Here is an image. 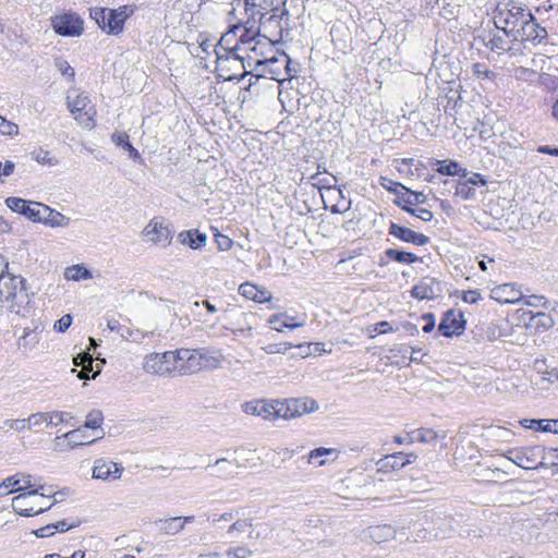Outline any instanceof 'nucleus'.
Segmentation results:
<instances>
[{"instance_id": "nucleus-1", "label": "nucleus", "mask_w": 558, "mask_h": 558, "mask_svg": "<svg viewBox=\"0 0 558 558\" xmlns=\"http://www.w3.org/2000/svg\"><path fill=\"white\" fill-rule=\"evenodd\" d=\"M0 305H7L11 312L20 316L29 314L31 299L23 277L10 272L0 277Z\"/></svg>"}, {"instance_id": "nucleus-2", "label": "nucleus", "mask_w": 558, "mask_h": 558, "mask_svg": "<svg viewBox=\"0 0 558 558\" xmlns=\"http://www.w3.org/2000/svg\"><path fill=\"white\" fill-rule=\"evenodd\" d=\"M493 20L498 31L511 34L514 37L517 33H520V28L525 21H532V12L526 5L518 1L504 0L496 5Z\"/></svg>"}, {"instance_id": "nucleus-3", "label": "nucleus", "mask_w": 558, "mask_h": 558, "mask_svg": "<svg viewBox=\"0 0 558 558\" xmlns=\"http://www.w3.org/2000/svg\"><path fill=\"white\" fill-rule=\"evenodd\" d=\"M259 29L264 32V37L271 41L279 43L282 39V33L288 26L289 15L281 13H269L257 10Z\"/></svg>"}, {"instance_id": "nucleus-4", "label": "nucleus", "mask_w": 558, "mask_h": 558, "mask_svg": "<svg viewBox=\"0 0 558 558\" xmlns=\"http://www.w3.org/2000/svg\"><path fill=\"white\" fill-rule=\"evenodd\" d=\"M142 238L145 242L165 248L172 242L173 230L171 226L166 223L161 218L154 217L144 227Z\"/></svg>"}, {"instance_id": "nucleus-5", "label": "nucleus", "mask_w": 558, "mask_h": 558, "mask_svg": "<svg viewBox=\"0 0 558 558\" xmlns=\"http://www.w3.org/2000/svg\"><path fill=\"white\" fill-rule=\"evenodd\" d=\"M513 43H518L523 47L527 44L533 47L547 45L549 43L548 32L532 14V21H525L520 28V33H517L513 37Z\"/></svg>"}, {"instance_id": "nucleus-6", "label": "nucleus", "mask_w": 558, "mask_h": 558, "mask_svg": "<svg viewBox=\"0 0 558 558\" xmlns=\"http://www.w3.org/2000/svg\"><path fill=\"white\" fill-rule=\"evenodd\" d=\"M43 490H44V486H38L37 488L31 489L28 492H24V493L19 492L20 494L12 499L13 510L17 514L23 515V517H33V515L40 514V513H44L45 511L49 510L53 506V504H50V506H47V507H39L38 509L35 510L36 502L32 501V498L35 496L47 497V498L50 497V494H46Z\"/></svg>"}, {"instance_id": "nucleus-7", "label": "nucleus", "mask_w": 558, "mask_h": 558, "mask_svg": "<svg viewBox=\"0 0 558 558\" xmlns=\"http://www.w3.org/2000/svg\"><path fill=\"white\" fill-rule=\"evenodd\" d=\"M51 25L58 35L65 37L80 36L84 31V21L73 12L54 15Z\"/></svg>"}, {"instance_id": "nucleus-8", "label": "nucleus", "mask_w": 558, "mask_h": 558, "mask_svg": "<svg viewBox=\"0 0 558 558\" xmlns=\"http://www.w3.org/2000/svg\"><path fill=\"white\" fill-rule=\"evenodd\" d=\"M279 416L283 420H292L298 416L314 412L318 409V403L311 398L289 399L279 401Z\"/></svg>"}, {"instance_id": "nucleus-9", "label": "nucleus", "mask_w": 558, "mask_h": 558, "mask_svg": "<svg viewBox=\"0 0 558 558\" xmlns=\"http://www.w3.org/2000/svg\"><path fill=\"white\" fill-rule=\"evenodd\" d=\"M289 64H291V59L284 52L279 56L256 59V69L262 71L263 74H268L271 80L277 82H283L284 68Z\"/></svg>"}, {"instance_id": "nucleus-10", "label": "nucleus", "mask_w": 558, "mask_h": 558, "mask_svg": "<svg viewBox=\"0 0 558 558\" xmlns=\"http://www.w3.org/2000/svg\"><path fill=\"white\" fill-rule=\"evenodd\" d=\"M173 362L168 357V351L163 353H150L145 356L143 362V369L148 374L159 376H173Z\"/></svg>"}, {"instance_id": "nucleus-11", "label": "nucleus", "mask_w": 558, "mask_h": 558, "mask_svg": "<svg viewBox=\"0 0 558 558\" xmlns=\"http://www.w3.org/2000/svg\"><path fill=\"white\" fill-rule=\"evenodd\" d=\"M5 205L13 211L24 215L34 222L41 219V209L44 204L37 202H27L21 197L10 196L5 199Z\"/></svg>"}, {"instance_id": "nucleus-12", "label": "nucleus", "mask_w": 558, "mask_h": 558, "mask_svg": "<svg viewBox=\"0 0 558 558\" xmlns=\"http://www.w3.org/2000/svg\"><path fill=\"white\" fill-rule=\"evenodd\" d=\"M279 400L274 401H265V400H257V401H251L243 404V411L246 414L260 416L264 420H278L281 418L279 416Z\"/></svg>"}, {"instance_id": "nucleus-13", "label": "nucleus", "mask_w": 558, "mask_h": 558, "mask_svg": "<svg viewBox=\"0 0 558 558\" xmlns=\"http://www.w3.org/2000/svg\"><path fill=\"white\" fill-rule=\"evenodd\" d=\"M465 328V320L463 314L460 311L449 310L445 313L438 330L445 337H452L453 335H460Z\"/></svg>"}, {"instance_id": "nucleus-14", "label": "nucleus", "mask_w": 558, "mask_h": 558, "mask_svg": "<svg viewBox=\"0 0 558 558\" xmlns=\"http://www.w3.org/2000/svg\"><path fill=\"white\" fill-rule=\"evenodd\" d=\"M518 43H513V37L511 34H502L496 33L493 34L489 40L485 44L490 51L497 54H508L510 57L517 56L519 49L515 48Z\"/></svg>"}, {"instance_id": "nucleus-15", "label": "nucleus", "mask_w": 558, "mask_h": 558, "mask_svg": "<svg viewBox=\"0 0 558 558\" xmlns=\"http://www.w3.org/2000/svg\"><path fill=\"white\" fill-rule=\"evenodd\" d=\"M388 233L403 242L412 243L417 246H424L429 243V238L427 235L415 232L414 230L400 226L396 222H390Z\"/></svg>"}, {"instance_id": "nucleus-16", "label": "nucleus", "mask_w": 558, "mask_h": 558, "mask_svg": "<svg viewBox=\"0 0 558 558\" xmlns=\"http://www.w3.org/2000/svg\"><path fill=\"white\" fill-rule=\"evenodd\" d=\"M262 36L263 34H260L259 27H255L254 25L247 26L246 31H243L242 35L240 36L238 44L233 48L226 50L227 59L232 57L235 61L243 63V57L235 54V51H246L247 47L252 46Z\"/></svg>"}, {"instance_id": "nucleus-17", "label": "nucleus", "mask_w": 558, "mask_h": 558, "mask_svg": "<svg viewBox=\"0 0 558 558\" xmlns=\"http://www.w3.org/2000/svg\"><path fill=\"white\" fill-rule=\"evenodd\" d=\"M440 293V282L432 277L422 278L411 290V295L417 300H432Z\"/></svg>"}, {"instance_id": "nucleus-18", "label": "nucleus", "mask_w": 558, "mask_h": 558, "mask_svg": "<svg viewBox=\"0 0 558 558\" xmlns=\"http://www.w3.org/2000/svg\"><path fill=\"white\" fill-rule=\"evenodd\" d=\"M463 180H459L456 183V192L457 196H460L463 199H474L476 197V185H486L487 181L480 173H473L469 178H462Z\"/></svg>"}, {"instance_id": "nucleus-19", "label": "nucleus", "mask_w": 558, "mask_h": 558, "mask_svg": "<svg viewBox=\"0 0 558 558\" xmlns=\"http://www.w3.org/2000/svg\"><path fill=\"white\" fill-rule=\"evenodd\" d=\"M123 470L124 469L118 463L97 459L94 462L93 477L102 481L118 480L121 477Z\"/></svg>"}, {"instance_id": "nucleus-20", "label": "nucleus", "mask_w": 558, "mask_h": 558, "mask_svg": "<svg viewBox=\"0 0 558 558\" xmlns=\"http://www.w3.org/2000/svg\"><path fill=\"white\" fill-rule=\"evenodd\" d=\"M132 13L128 7H120L119 9H109L107 16L106 33L118 35L123 31L125 20Z\"/></svg>"}, {"instance_id": "nucleus-21", "label": "nucleus", "mask_w": 558, "mask_h": 558, "mask_svg": "<svg viewBox=\"0 0 558 558\" xmlns=\"http://www.w3.org/2000/svg\"><path fill=\"white\" fill-rule=\"evenodd\" d=\"M403 452H397L393 454L386 456L385 458L377 461L376 466L377 473H389L396 470H400L407 464L411 463V460L404 459Z\"/></svg>"}, {"instance_id": "nucleus-22", "label": "nucleus", "mask_w": 558, "mask_h": 558, "mask_svg": "<svg viewBox=\"0 0 558 558\" xmlns=\"http://www.w3.org/2000/svg\"><path fill=\"white\" fill-rule=\"evenodd\" d=\"M447 433L445 430H434L432 428H416L408 433V442H422V444H434L438 438H446Z\"/></svg>"}, {"instance_id": "nucleus-23", "label": "nucleus", "mask_w": 558, "mask_h": 558, "mask_svg": "<svg viewBox=\"0 0 558 558\" xmlns=\"http://www.w3.org/2000/svg\"><path fill=\"white\" fill-rule=\"evenodd\" d=\"M62 437L68 439L69 448L74 449L78 446H87L95 442L98 439H101L104 437V430L100 429V435H97L95 438L89 439L88 435L85 432V428L78 427L65 433Z\"/></svg>"}, {"instance_id": "nucleus-24", "label": "nucleus", "mask_w": 558, "mask_h": 558, "mask_svg": "<svg viewBox=\"0 0 558 558\" xmlns=\"http://www.w3.org/2000/svg\"><path fill=\"white\" fill-rule=\"evenodd\" d=\"M239 292L242 296L257 303H268L272 299V295L268 290L259 289L257 286L251 282H244L240 284Z\"/></svg>"}, {"instance_id": "nucleus-25", "label": "nucleus", "mask_w": 558, "mask_h": 558, "mask_svg": "<svg viewBox=\"0 0 558 558\" xmlns=\"http://www.w3.org/2000/svg\"><path fill=\"white\" fill-rule=\"evenodd\" d=\"M178 241L192 250H199L207 243V235L197 229L183 230L178 234Z\"/></svg>"}, {"instance_id": "nucleus-26", "label": "nucleus", "mask_w": 558, "mask_h": 558, "mask_svg": "<svg viewBox=\"0 0 558 558\" xmlns=\"http://www.w3.org/2000/svg\"><path fill=\"white\" fill-rule=\"evenodd\" d=\"M202 371H213L221 367L225 360L219 350L198 349Z\"/></svg>"}, {"instance_id": "nucleus-27", "label": "nucleus", "mask_w": 558, "mask_h": 558, "mask_svg": "<svg viewBox=\"0 0 558 558\" xmlns=\"http://www.w3.org/2000/svg\"><path fill=\"white\" fill-rule=\"evenodd\" d=\"M532 450L531 448L511 449L507 452V458L522 469L532 470L535 469V459L530 456Z\"/></svg>"}, {"instance_id": "nucleus-28", "label": "nucleus", "mask_w": 558, "mask_h": 558, "mask_svg": "<svg viewBox=\"0 0 558 558\" xmlns=\"http://www.w3.org/2000/svg\"><path fill=\"white\" fill-rule=\"evenodd\" d=\"M492 298L500 303L517 304L523 300L519 291H514L510 284H502L492 291Z\"/></svg>"}, {"instance_id": "nucleus-29", "label": "nucleus", "mask_w": 558, "mask_h": 558, "mask_svg": "<svg viewBox=\"0 0 558 558\" xmlns=\"http://www.w3.org/2000/svg\"><path fill=\"white\" fill-rule=\"evenodd\" d=\"M39 222H43L51 228H65L70 223V218L45 205V207L41 209V219Z\"/></svg>"}, {"instance_id": "nucleus-30", "label": "nucleus", "mask_w": 558, "mask_h": 558, "mask_svg": "<svg viewBox=\"0 0 558 558\" xmlns=\"http://www.w3.org/2000/svg\"><path fill=\"white\" fill-rule=\"evenodd\" d=\"M292 320L293 317L289 316L287 313H278L270 315L267 322L272 329L279 332H282L284 328L295 329L305 325L304 320L298 323H293Z\"/></svg>"}, {"instance_id": "nucleus-31", "label": "nucleus", "mask_w": 558, "mask_h": 558, "mask_svg": "<svg viewBox=\"0 0 558 558\" xmlns=\"http://www.w3.org/2000/svg\"><path fill=\"white\" fill-rule=\"evenodd\" d=\"M181 355H183V360H185V365L181 366L180 376L202 372L198 349H189V351H183Z\"/></svg>"}, {"instance_id": "nucleus-32", "label": "nucleus", "mask_w": 558, "mask_h": 558, "mask_svg": "<svg viewBox=\"0 0 558 558\" xmlns=\"http://www.w3.org/2000/svg\"><path fill=\"white\" fill-rule=\"evenodd\" d=\"M208 468H214L215 473L214 476L219 478H229L236 474L240 464L236 461H230L226 458L217 459L213 465Z\"/></svg>"}, {"instance_id": "nucleus-33", "label": "nucleus", "mask_w": 558, "mask_h": 558, "mask_svg": "<svg viewBox=\"0 0 558 558\" xmlns=\"http://www.w3.org/2000/svg\"><path fill=\"white\" fill-rule=\"evenodd\" d=\"M425 202L426 196L423 192H414L405 186L402 194L396 197L393 203L404 210V206L413 207Z\"/></svg>"}, {"instance_id": "nucleus-34", "label": "nucleus", "mask_w": 558, "mask_h": 558, "mask_svg": "<svg viewBox=\"0 0 558 558\" xmlns=\"http://www.w3.org/2000/svg\"><path fill=\"white\" fill-rule=\"evenodd\" d=\"M275 45L274 41L266 39L264 35L257 39L252 46L247 47V59L254 61L256 63V59H260L259 57H266V50H271V47Z\"/></svg>"}, {"instance_id": "nucleus-35", "label": "nucleus", "mask_w": 558, "mask_h": 558, "mask_svg": "<svg viewBox=\"0 0 558 558\" xmlns=\"http://www.w3.org/2000/svg\"><path fill=\"white\" fill-rule=\"evenodd\" d=\"M157 530L165 535H177L183 531L182 523L178 517H171L166 519H159L154 522Z\"/></svg>"}, {"instance_id": "nucleus-36", "label": "nucleus", "mask_w": 558, "mask_h": 558, "mask_svg": "<svg viewBox=\"0 0 558 558\" xmlns=\"http://www.w3.org/2000/svg\"><path fill=\"white\" fill-rule=\"evenodd\" d=\"M521 426L529 429L558 433V421L524 418L520 421Z\"/></svg>"}, {"instance_id": "nucleus-37", "label": "nucleus", "mask_w": 558, "mask_h": 558, "mask_svg": "<svg viewBox=\"0 0 558 558\" xmlns=\"http://www.w3.org/2000/svg\"><path fill=\"white\" fill-rule=\"evenodd\" d=\"M74 364L76 366H82V371L78 374V377L81 379H89L95 378L97 374L100 372L99 369L95 373H93L92 376H89V372L93 371V356L89 352H82L77 356L74 357Z\"/></svg>"}, {"instance_id": "nucleus-38", "label": "nucleus", "mask_w": 558, "mask_h": 558, "mask_svg": "<svg viewBox=\"0 0 558 558\" xmlns=\"http://www.w3.org/2000/svg\"><path fill=\"white\" fill-rule=\"evenodd\" d=\"M385 255L390 260L407 265L413 264L418 260V257L415 254L397 248H387L385 251Z\"/></svg>"}, {"instance_id": "nucleus-39", "label": "nucleus", "mask_w": 558, "mask_h": 558, "mask_svg": "<svg viewBox=\"0 0 558 558\" xmlns=\"http://www.w3.org/2000/svg\"><path fill=\"white\" fill-rule=\"evenodd\" d=\"M252 526L253 524L251 519H236L228 527L226 534L230 539H238L241 534L245 533L247 530H251Z\"/></svg>"}, {"instance_id": "nucleus-40", "label": "nucleus", "mask_w": 558, "mask_h": 558, "mask_svg": "<svg viewBox=\"0 0 558 558\" xmlns=\"http://www.w3.org/2000/svg\"><path fill=\"white\" fill-rule=\"evenodd\" d=\"M111 140L117 146H121L128 150L131 158H140L138 150L130 143L129 135L125 132H114Z\"/></svg>"}, {"instance_id": "nucleus-41", "label": "nucleus", "mask_w": 558, "mask_h": 558, "mask_svg": "<svg viewBox=\"0 0 558 558\" xmlns=\"http://www.w3.org/2000/svg\"><path fill=\"white\" fill-rule=\"evenodd\" d=\"M287 0H263L259 2V9L262 12L269 13H281V15H289V11L286 8Z\"/></svg>"}, {"instance_id": "nucleus-42", "label": "nucleus", "mask_w": 558, "mask_h": 558, "mask_svg": "<svg viewBox=\"0 0 558 558\" xmlns=\"http://www.w3.org/2000/svg\"><path fill=\"white\" fill-rule=\"evenodd\" d=\"M446 161L437 160V163H440V167L437 168V171L444 175H459L460 178H465L468 175V170L464 168H460L457 161L450 160L447 165H442Z\"/></svg>"}, {"instance_id": "nucleus-43", "label": "nucleus", "mask_w": 558, "mask_h": 558, "mask_svg": "<svg viewBox=\"0 0 558 558\" xmlns=\"http://www.w3.org/2000/svg\"><path fill=\"white\" fill-rule=\"evenodd\" d=\"M19 492H23V488L20 486L19 474L4 478L0 484V498Z\"/></svg>"}, {"instance_id": "nucleus-44", "label": "nucleus", "mask_w": 558, "mask_h": 558, "mask_svg": "<svg viewBox=\"0 0 558 558\" xmlns=\"http://www.w3.org/2000/svg\"><path fill=\"white\" fill-rule=\"evenodd\" d=\"M65 277L69 280H86L92 278V272L82 265H75L66 268Z\"/></svg>"}, {"instance_id": "nucleus-45", "label": "nucleus", "mask_w": 558, "mask_h": 558, "mask_svg": "<svg viewBox=\"0 0 558 558\" xmlns=\"http://www.w3.org/2000/svg\"><path fill=\"white\" fill-rule=\"evenodd\" d=\"M44 424L48 425L46 412L33 413L26 418L27 428L34 429L35 432L41 430Z\"/></svg>"}, {"instance_id": "nucleus-46", "label": "nucleus", "mask_w": 558, "mask_h": 558, "mask_svg": "<svg viewBox=\"0 0 558 558\" xmlns=\"http://www.w3.org/2000/svg\"><path fill=\"white\" fill-rule=\"evenodd\" d=\"M104 422V415L100 410H93L90 411L87 416L86 421L84 423V428H90V429H101V424Z\"/></svg>"}, {"instance_id": "nucleus-47", "label": "nucleus", "mask_w": 558, "mask_h": 558, "mask_svg": "<svg viewBox=\"0 0 558 558\" xmlns=\"http://www.w3.org/2000/svg\"><path fill=\"white\" fill-rule=\"evenodd\" d=\"M48 418V425H58L61 423L68 424L73 418L70 412L65 411H51L46 412Z\"/></svg>"}, {"instance_id": "nucleus-48", "label": "nucleus", "mask_w": 558, "mask_h": 558, "mask_svg": "<svg viewBox=\"0 0 558 558\" xmlns=\"http://www.w3.org/2000/svg\"><path fill=\"white\" fill-rule=\"evenodd\" d=\"M96 111L93 106H89L88 109H85L82 112H77L74 116V119L83 126V128H92L94 125L93 117Z\"/></svg>"}, {"instance_id": "nucleus-49", "label": "nucleus", "mask_w": 558, "mask_h": 558, "mask_svg": "<svg viewBox=\"0 0 558 558\" xmlns=\"http://www.w3.org/2000/svg\"><path fill=\"white\" fill-rule=\"evenodd\" d=\"M108 14H109V9L108 8H94V9H90V17L96 22V24L104 32H106Z\"/></svg>"}, {"instance_id": "nucleus-50", "label": "nucleus", "mask_w": 558, "mask_h": 558, "mask_svg": "<svg viewBox=\"0 0 558 558\" xmlns=\"http://www.w3.org/2000/svg\"><path fill=\"white\" fill-rule=\"evenodd\" d=\"M183 351H189V349L181 348L175 351H168V357L172 359L174 364L173 376H180V368L181 366L185 365V360H183V355H181Z\"/></svg>"}, {"instance_id": "nucleus-51", "label": "nucleus", "mask_w": 558, "mask_h": 558, "mask_svg": "<svg viewBox=\"0 0 558 558\" xmlns=\"http://www.w3.org/2000/svg\"><path fill=\"white\" fill-rule=\"evenodd\" d=\"M380 185L388 192L395 194L397 197L402 194L405 186L386 177H380Z\"/></svg>"}, {"instance_id": "nucleus-52", "label": "nucleus", "mask_w": 558, "mask_h": 558, "mask_svg": "<svg viewBox=\"0 0 558 558\" xmlns=\"http://www.w3.org/2000/svg\"><path fill=\"white\" fill-rule=\"evenodd\" d=\"M89 100L86 96L80 95L73 101L69 102V108L72 114L82 112L89 107Z\"/></svg>"}, {"instance_id": "nucleus-53", "label": "nucleus", "mask_w": 558, "mask_h": 558, "mask_svg": "<svg viewBox=\"0 0 558 558\" xmlns=\"http://www.w3.org/2000/svg\"><path fill=\"white\" fill-rule=\"evenodd\" d=\"M32 157L41 165L56 166L58 163V160L51 157L48 150L39 149L37 151H33Z\"/></svg>"}, {"instance_id": "nucleus-54", "label": "nucleus", "mask_w": 558, "mask_h": 558, "mask_svg": "<svg viewBox=\"0 0 558 558\" xmlns=\"http://www.w3.org/2000/svg\"><path fill=\"white\" fill-rule=\"evenodd\" d=\"M148 335H153V331L143 332L140 329H131L129 327H124L123 331H121V336L124 339L132 340L134 342H141L142 339Z\"/></svg>"}, {"instance_id": "nucleus-55", "label": "nucleus", "mask_w": 558, "mask_h": 558, "mask_svg": "<svg viewBox=\"0 0 558 558\" xmlns=\"http://www.w3.org/2000/svg\"><path fill=\"white\" fill-rule=\"evenodd\" d=\"M293 347L290 342L270 343L263 348L267 354H286Z\"/></svg>"}, {"instance_id": "nucleus-56", "label": "nucleus", "mask_w": 558, "mask_h": 558, "mask_svg": "<svg viewBox=\"0 0 558 558\" xmlns=\"http://www.w3.org/2000/svg\"><path fill=\"white\" fill-rule=\"evenodd\" d=\"M227 558H247L252 550L245 546L230 547L225 553Z\"/></svg>"}, {"instance_id": "nucleus-57", "label": "nucleus", "mask_w": 558, "mask_h": 558, "mask_svg": "<svg viewBox=\"0 0 558 558\" xmlns=\"http://www.w3.org/2000/svg\"><path fill=\"white\" fill-rule=\"evenodd\" d=\"M521 302H523L525 305L532 306V307H544V308L548 307V301L543 295L533 294V295H529L526 298L523 296V300Z\"/></svg>"}, {"instance_id": "nucleus-58", "label": "nucleus", "mask_w": 558, "mask_h": 558, "mask_svg": "<svg viewBox=\"0 0 558 558\" xmlns=\"http://www.w3.org/2000/svg\"><path fill=\"white\" fill-rule=\"evenodd\" d=\"M54 66L58 69V71L64 75L69 76L70 78L74 77V69L70 65V63L64 60L63 58L59 57L54 59Z\"/></svg>"}, {"instance_id": "nucleus-59", "label": "nucleus", "mask_w": 558, "mask_h": 558, "mask_svg": "<svg viewBox=\"0 0 558 558\" xmlns=\"http://www.w3.org/2000/svg\"><path fill=\"white\" fill-rule=\"evenodd\" d=\"M473 74L478 78H487L494 80L496 77V73L490 71L486 65L481 63L473 64Z\"/></svg>"}, {"instance_id": "nucleus-60", "label": "nucleus", "mask_w": 558, "mask_h": 558, "mask_svg": "<svg viewBox=\"0 0 558 558\" xmlns=\"http://www.w3.org/2000/svg\"><path fill=\"white\" fill-rule=\"evenodd\" d=\"M404 211L420 218L423 221H430L434 218L433 213L426 208H413L404 206Z\"/></svg>"}, {"instance_id": "nucleus-61", "label": "nucleus", "mask_w": 558, "mask_h": 558, "mask_svg": "<svg viewBox=\"0 0 558 558\" xmlns=\"http://www.w3.org/2000/svg\"><path fill=\"white\" fill-rule=\"evenodd\" d=\"M0 133L3 135H15L19 133L17 124L7 120L4 117L0 116Z\"/></svg>"}, {"instance_id": "nucleus-62", "label": "nucleus", "mask_w": 558, "mask_h": 558, "mask_svg": "<svg viewBox=\"0 0 558 558\" xmlns=\"http://www.w3.org/2000/svg\"><path fill=\"white\" fill-rule=\"evenodd\" d=\"M209 522L213 526L219 527V523L221 522H230L234 520V512H223L221 514H213L210 518H208Z\"/></svg>"}, {"instance_id": "nucleus-63", "label": "nucleus", "mask_w": 558, "mask_h": 558, "mask_svg": "<svg viewBox=\"0 0 558 558\" xmlns=\"http://www.w3.org/2000/svg\"><path fill=\"white\" fill-rule=\"evenodd\" d=\"M3 427H8L9 429H13L15 432H23L27 428L26 418L5 420L3 422Z\"/></svg>"}, {"instance_id": "nucleus-64", "label": "nucleus", "mask_w": 558, "mask_h": 558, "mask_svg": "<svg viewBox=\"0 0 558 558\" xmlns=\"http://www.w3.org/2000/svg\"><path fill=\"white\" fill-rule=\"evenodd\" d=\"M215 242L219 251H228L233 245V241L228 235L221 233L215 234Z\"/></svg>"}]
</instances>
